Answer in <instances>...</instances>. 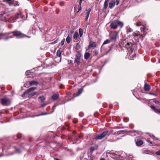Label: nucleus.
<instances>
[{
    "mask_svg": "<svg viewBox=\"0 0 160 160\" xmlns=\"http://www.w3.org/2000/svg\"><path fill=\"white\" fill-rule=\"evenodd\" d=\"M79 34L78 32H75L73 36V39L75 40L76 42L78 41V39L79 38Z\"/></svg>",
    "mask_w": 160,
    "mask_h": 160,
    "instance_id": "nucleus-9",
    "label": "nucleus"
},
{
    "mask_svg": "<svg viewBox=\"0 0 160 160\" xmlns=\"http://www.w3.org/2000/svg\"><path fill=\"white\" fill-rule=\"evenodd\" d=\"M64 41H65V40L64 39H63V40H62L61 42H60V44H61V45H63L64 44Z\"/></svg>",
    "mask_w": 160,
    "mask_h": 160,
    "instance_id": "nucleus-35",
    "label": "nucleus"
},
{
    "mask_svg": "<svg viewBox=\"0 0 160 160\" xmlns=\"http://www.w3.org/2000/svg\"><path fill=\"white\" fill-rule=\"evenodd\" d=\"M58 42V40L57 39L56 40H55L54 42H52V43H51V44H54L55 43H57Z\"/></svg>",
    "mask_w": 160,
    "mask_h": 160,
    "instance_id": "nucleus-34",
    "label": "nucleus"
},
{
    "mask_svg": "<svg viewBox=\"0 0 160 160\" xmlns=\"http://www.w3.org/2000/svg\"><path fill=\"white\" fill-rule=\"evenodd\" d=\"M95 54H98V52H97V51H95Z\"/></svg>",
    "mask_w": 160,
    "mask_h": 160,
    "instance_id": "nucleus-55",
    "label": "nucleus"
},
{
    "mask_svg": "<svg viewBox=\"0 0 160 160\" xmlns=\"http://www.w3.org/2000/svg\"><path fill=\"white\" fill-rule=\"evenodd\" d=\"M38 99H40L42 102H43L45 99V98L43 96H41L39 97Z\"/></svg>",
    "mask_w": 160,
    "mask_h": 160,
    "instance_id": "nucleus-18",
    "label": "nucleus"
},
{
    "mask_svg": "<svg viewBox=\"0 0 160 160\" xmlns=\"http://www.w3.org/2000/svg\"><path fill=\"white\" fill-rule=\"evenodd\" d=\"M12 38V37L11 36L8 37L6 38H4V39L5 40H8V39H9L10 38Z\"/></svg>",
    "mask_w": 160,
    "mask_h": 160,
    "instance_id": "nucleus-36",
    "label": "nucleus"
},
{
    "mask_svg": "<svg viewBox=\"0 0 160 160\" xmlns=\"http://www.w3.org/2000/svg\"><path fill=\"white\" fill-rule=\"evenodd\" d=\"M141 30H143V31H144L145 30V28L144 27H142L141 28Z\"/></svg>",
    "mask_w": 160,
    "mask_h": 160,
    "instance_id": "nucleus-45",
    "label": "nucleus"
},
{
    "mask_svg": "<svg viewBox=\"0 0 160 160\" xmlns=\"http://www.w3.org/2000/svg\"><path fill=\"white\" fill-rule=\"evenodd\" d=\"M56 54L57 56L59 57H60L61 56V51L59 49L57 50Z\"/></svg>",
    "mask_w": 160,
    "mask_h": 160,
    "instance_id": "nucleus-27",
    "label": "nucleus"
},
{
    "mask_svg": "<svg viewBox=\"0 0 160 160\" xmlns=\"http://www.w3.org/2000/svg\"><path fill=\"white\" fill-rule=\"evenodd\" d=\"M115 1H111L109 4V7L110 8H112L115 6Z\"/></svg>",
    "mask_w": 160,
    "mask_h": 160,
    "instance_id": "nucleus-10",
    "label": "nucleus"
},
{
    "mask_svg": "<svg viewBox=\"0 0 160 160\" xmlns=\"http://www.w3.org/2000/svg\"><path fill=\"white\" fill-rule=\"evenodd\" d=\"M71 37H70L69 35H68L66 38V41L68 44L70 42V40L71 38Z\"/></svg>",
    "mask_w": 160,
    "mask_h": 160,
    "instance_id": "nucleus-24",
    "label": "nucleus"
},
{
    "mask_svg": "<svg viewBox=\"0 0 160 160\" xmlns=\"http://www.w3.org/2000/svg\"><path fill=\"white\" fill-rule=\"evenodd\" d=\"M119 26L121 28L123 26V23L118 20H115L112 22L110 24V27L111 29H116L118 28V26Z\"/></svg>",
    "mask_w": 160,
    "mask_h": 160,
    "instance_id": "nucleus-1",
    "label": "nucleus"
},
{
    "mask_svg": "<svg viewBox=\"0 0 160 160\" xmlns=\"http://www.w3.org/2000/svg\"><path fill=\"white\" fill-rule=\"evenodd\" d=\"M0 88L2 90H3L4 89V86H1Z\"/></svg>",
    "mask_w": 160,
    "mask_h": 160,
    "instance_id": "nucleus-47",
    "label": "nucleus"
},
{
    "mask_svg": "<svg viewBox=\"0 0 160 160\" xmlns=\"http://www.w3.org/2000/svg\"><path fill=\"white\" fill-rule=\"evenodd\" d=\"M108 133V131H106L103 132L102 133L99 135H97L94 139L96 140H101L103 138L105 137L107 135Z\"/></svg>",
    "mask_w": 160,
    "mask_h": 160,
    "instance_id": "nucleus-4",
    "label": "nucleus"
},
{
    "mask_svg": "<svg viewBox=\"0 0 160 160\" xmlns=\"http://www.w3.org/2000/svg\"><path fill=\"white\" fill-rule=\"evenodd\" d=\"M133 30L129 26L127 27V32L128 33L131 32Z\"/></svg>",
    "mask_w": 160,
    "mask_h": 160,
    "instance_id": "nucleus-22",
    "label": "nucleus"
},
{
    "mask_svg": "<svg viewBox=\"0 0 160 160\" xmlns=\"http://www.w3.org/2000/svg\"><path fill=\"white\" fill-rule=\"evenodd\" d=\"M136 25L137 26H139V25L137 23L136 24Z\"/></svg>",
    "mask_w": 160,
    "mask_h": 160,
    "instance_id": "nucleus-60",
    "label": "nucleus"
},
{
    "mask_svg": "<svg viewBox=\"0 0 160 160\" xmlns=\"http://www.w3.org/2000/svg\"><path fill=\"white\" fill-rule=\"evenodd\" d=\"M6 1L9 5L12 4L11 1L12 0H6Z\"/></svg>",
    "mask_w": 160,
    "mask_h": 160,
    "instance_id": "nucleus-32",
    "label": "nucleus"
},
{
    "mask_svg": "<svg viewBox=\"0 0 160 160\" xmlns=\"http://www.w3.org/2000/svg\"><path fill=\"white\" fill-rule=\"evenodd\" d=\"M154 102L156 104H158L160 102L159 101H157V100H154Z\"/></svg>",
    "mask_w": 160,
    "mask_h": 160,
    "instance_id": "nucleus-41",
    "label": "nucleus"
},
{
    "mask_svg": "<svg viewBox=\"0 0 160 160\" xmlns=\"http://www.w3.org/2000/svg\"><path fill=\"white\" fill-rule=\"evenodd\" d=\"M87 12L86 13V16L85 18V20L86 21L88 19L89 15L90 14V12L91 11V9L90 8H88V9L86 10Z\"/></svg>",
    "mask_w": 160,
    "mask_h": 160,
    "instance_id": "nucleus-8",
    "label": "nucleus"
},
{
    "mask_svg": "<svg viewBox=\"0 0 160 160\" xmlns=\"http://www.w3.org/2000/svg\"><path fill=\"white\" fill-rule=\"evenodd\" d=\"M37 94V93L36 92H33L31 93H28L27 95H28V98H30L31 97Z\"/></svg>",
    "mask_w": 160,
    "mask_h": 160,
    "instance_id": "nucleus-16",
    "label": "nucleus"
},
{
    "mask_svg": "<svg viewBox=\"0 0 160 160\" xmlns=\"http://www.w3.org/2000/svg\"><path fill=\"white\" fill-rule=\"evenodd\" d=\"M149 94L152 95H154V94L153 93H149Z\"/></svg>",
    "mask_w": 160,
    "mask_h": 160,
    "instance_id": "nucleus-51",
    "label": "nucleus"
},
{
    "mask_svg": "<svg viewBox=\"0 0 160 160\" xmlns=\"http://www.w3.org/2000/svg\"><path fill=\"white\" fill-rule=\"evenodd\" d=\"M96 44L94 42H93L92 43H90L89 45L88 46V48L87 49H88L89 50V48H94L96 47Z\"/></svg>",
    "mask_w": 160,
    "mask_h": 160,
    "instance_id": "nucleus-11",
    "label": "nucleus"
},
{
    "mask_svg": "<svg viewBox=\"0 0 160 160\" xmlns=\"http://www.w3.org/2000/svg\"><path fill=\"white\" fill-rule=\"evenodd\" d=\"M59 96L58 94H54L52 96V99L53 100H56L58 98Z\"/></svg>",
    "mask_w": 160,
    "mask_h": 160,
    "instance_id": "nucleus-12",
    "label": "nucleus"
},
{
    "mask_svg": "<svg viewBox=\"0 0 160 160\" xmlns=\"http://www.w3.org/2000/svg\"><path fill=\"white\" fill-rule=\"evenodd\" d=\"M37 88L36 87H32L29 88L24 92L23 94L22 95V97H25L26 95H27L30 92L34 91Z\"/></svg>",
    "mask_w": 160,
    "mask_h": 160,
    "instance_id": "nucleus-5",
    "label": "nucleus"
},
{
    "mask_svg": "<svg viewBox=\"0 0 160 160\" xmlns=\"http://www.w3.org/2000/svg\"><path fill=\"white\" fill-rule=\"evenodd\" d=\"M47 114V113H42V114H41V115H45V114Z\"/></svg>",
    "mask_w": 160,
    "mask_h": 160,
    "instance_id": "nucleus-56",
    "label": "nucleus"
},
{
    "mask_svg": "<svg viewBox=\"0 0 160 160\" xmlns=\"http://www.w3.org/2000/svg\"><path fill=\"white\" fill-rule=\"evenodd\" d=\"M150 107L155 112L156 109L155 108V107L153 105H151Z\"/></svg>",
    "mask_w": 160,
    "mask_h": 160,
    "instance_id": "nucleus-31",
    "label": "nucleus"
},
{
    "mask_svg": "<svg viewBox=\"0 0 160 160\" xmlns=\"http://www.w3.org/2000/svg\"><path fill=\"white\" fill-rule=\"evenodd\" d=\"M116 140H117V139H114V138H113V137H112V138L108 139V141L111 142H115Z\"/></svg>",
    "mask_w": 160,
    "mask_h": 160,
    "instance_id": "nucleus-25",
    "label": "nucleus"
},
{
    "mask_svg": "<svg viewBox=\"0 0 160 160\" xmlns=\"http://www.w3.org/2000/svg\"><path fill=\"white\" fill-rule=\"evenodd\" d=\"M119 1L118 0H117V5L119 3Z\"/></svg>",
    "mask_w": 160,
    "mask_h": 160,
    "instance_id": "nucleus-52",
    "label": "nucleus"
},
{
    "mask_svg": "<svg viewBox=\"0 0 160 160\" xmlns=\"http://www.w3.org/2000/svg\"><path fill=\"white\" fill-rule=\"evenodd\" d=\"M88 50V49H87L84 55V58L86 60H87L90 56V54Z\"/></svg>",
    "mask_w": 160,
    "mask_h": 160,
    "instance_id": "nucleus-7",
    "label": "nucleus"
},
{
    "mask_svg": "<svg viewBox=\"0 0 160 160\" xmlns=\"http://www.w3.org/2000/svg\"><path fill=\"white\" fill-rule=\"evenodd\" d=\"M81 7H80V9H79L78 10H81Z\"/></svg>",
    "mask_w": 160,
    "mask_h": 160,
    "instance_id": "nucleus-62",
    "label": "nucleus"
},
{
    "mask_svg": "<svg viewBox=\"0 0 160 160\" xmlns=\"http://www.w3.org/2000/svg\"><path fill=\"white\" fill-rule=\"evenodd\" d=\"M47 104H48V103H45L42 104L41 105V107H45V106H46Z\"/></svg>",
    "mask_w": 160,
    "mask_h": 160,
    "instance_id": "nucleus-37",
    "label": "nucleus"
},
{
    "mask_svg": "<svg viewBox=\"0 0 160 160\" xmlns=\"http://www.w3.org/2000/svg\"><path fill=\"white\" fill-rule=\"evenodd\" d=\"M127 44L128 45H130V43H129V42H127Z\"/></svg>",
    "mask_w": 160,
    "mask_h": 160,
    "instance_id": "nucleus-59",
    "label": "nucleus"
},
{
    "mask_svg": "<svg viewBox=\"0 0 160 160\" xmlns=\"http://www.w3.org/2000/svg\"><path fill=\"white\" fill-rule=\"evenodd\" d=\"M40 115H38L37 116H39Z\"/></svg>",
    "mask_w": 160,
    "mask_h": 160,
    "instance_id": "nucleus-63",
    "label": "nucleus"
},
{
    "mask_svg": "<svg viewBox=\"0 0 160 160\" xmlns=\"http://www.w3.org/2000/svg\"><path fill=\"white\" fill-rule=\"evenodd\" d=\"M134 156H133V155L132 154H129V158H128L130 159V160H134L132 158H134Z\"/></svg>",
    "mask_w": 160,
    "mask_h": 160,
    "instance_id": "nucleus-29",
    "label": "nucleus"
},
{
    "mask_svg": "<svg viewBox=\"0 0 160 160\" xmlns=\"http://www.w3.org/2000/svg\"><path fill=\"white\" fill-rule=\"evenodd\" d=\"M148 142H149V143H150V144H152V142L151 141H150V140H148Z\"/></svg>",
    "mask_w": 160,
    "mask_h": 160,
    "instance_id": "nucleus-49",
    "label": "nucleus"
},
{
    "mask_svg": "<svg viewBox=\"0 0 160 160\" xmlns=\"http://www.w3.org/2000/svg\"><path fill=\"white\" fill-rule=\"evenodd\" d=\"M130 50H131L132 52H133V50H132V48H130Z\"/></svg>",
    "mask_w": 160,
    "mask_h": 160,
    "instance_id": "nucleus-57",
    "label": "nucleus"
},
{
    "mask_svg": "<svg viewBox=\"0 0 160 160\" xmlns=\"http://www.w3.org/2000/svg\"><path fill=\"white\" fill-rule=\"evenodd\" d=\"M29 84L30 86L37 85L38 83L37 81H32L29 82Z\"/></svg>",
    "mask_w": 160,
    "mask_h": 160,
    "instance_id": "nucleus-13",
    "label": "nucleus"
},
{
    "mask_svg": "<svg viewBox=\"0 0 160 160\" xmlns=\"http://www.w3.org/2000/svg\"><path fill=\"white\" fill-rule=\"evenodd\" d=\"M117 34H113L110 36V38L112 40H115L116 39Z\"/></svg>",
    "mask_w": 160,
    "mask_h": 160,
    "instance_id": "nucleus-21",
    "label": "nucleus"
},
{
    "mask_svg": "<svg viewBox=\"0 0 160 160\" xmlns=\"http://www.w3.org/2000/svg\"><path fill=\"white\" fill-rule=\"evenodd\" d=\"M149 136L153 140H158V138H157L155 137L154 135H149Z\"/></svg>",
    "mask_w": 160,
    "mask_h": 160,
    "instance_id": "nucleus-30",
    "label": "nucleus"
},
{
    "mask_svg": "<svg viewBox=\"0 0 160 160\" xmlns=\"http://www.w3.org/2000/svg\"><path fill=\"white\" fill-rule=\"evenodd\" d=\"M120 132H121V131H118V132L117 133V134L118 135V134H120Z\"/></svg>",
    "mask_w": 160,
    "mask_h": 160,
    "instance_id": "nucleus-48",
    "label": "nucleus"
},
{
    "mask_svg": "<svg viewBox=\"0 0 160 160\" xmlns=\"http://www.w3.org/2000/svg\"><path fill=\"white\" fill-rule=\"evenodd\" d=\"M100 160H105V159L104 158H102L100 159Z\"/></svg>",
    "mask_w": 160,
    "mask_h": 160,
    "instance_id": "nucleus-54",
    "label": "nucleus"
},
{
    "mask_svg": "<svg viewBox=\"0 0 160 160\" xmlns=\"http://www.w3.org/2000/svg\"><path fill=\"white\" fill-rule=\"evenodd\" d=\"M57 106V105H54L52 107V109H53V110L52 111V112H54L56 107Z\"/></svg>",
    "mask_w": 160,
    "mask_h": 160,
    "instance_id": "nucleus-33",
    "label": "nucleus"
},
{
    "mask_svg": "<svg viewBox=\"0 0 160 160\" xmlns=\"http://www.w3.org/2000/svg\"><path fill=\"white\" fill-rule=\"evenodd\" d=\"M83 91V89L82 88H80L79 89L78 91V93L77 95H76L77 96H78Z\"/></svg>",
    "mask_w": 160,
    "mask_h": 160,
    "instance_id": "nucleus-26",
    "label": "nucleus"
},
{
    "mask_svg": "<svg viewBox=\"0 0 160 160\" xmlns=\"http://www.w3.org/2000/svg\"><path fill=\"white\" fill-rule=\"evenodd\" d=\"M81 56L80 53H78L75 55V58L74 61V63L77 64V65H79L80 64V60L81 59Z\"/></svg>",
    "mask_w": 160,
    "mask_h": 160,
    "instance_id": "nucleus-6",
    "label": "nucleus"
},
{
    "mask_svg": "<svg viewBox=\"0 0 160 160\" xmlns=\"http://www.w3.org/2000/svg\"><path fill=\"white\" fill-rule=\"evenodd\" d=\"M94 148L93 147H91V148H90V150H93Z\"/></svg>",
    "mask_w": 160,
    "mask_h": 160,
    "instance_id": "nucleus-50",
    "label": "nucleus"
},
{
    "mask_svg": "<svg viewBox=\"0 0 160 160\" xmlns=\"http://www.w3.org/2000/svg\"><path fill=\"white\" fill-rule=\"evenodd\" d=\"M16 152L18 153H19L21 152L20 150L19 149H16Z\"/></svg>",
    "mask_w": 160,
    "mask_h": 160,
    "instance_id": "nucleus-42",
    "label": "nucleus"
},
{
    "mask_svg": "<svg viewBox=\"0 0 160 160\" xmlns=\"http://www.w3.org/2000/svg\"><path fill=\"white\" fill-rule=\"evenodd\" d=\"M68 140H71V138H68Z\"/></svg>",
    "mask_w": 160,
    "mask_h": 160,
    "instance_id": "nucleus-61",
    "label": "nucleus"
},
{
    "mask_svg": "<svg viewBox=\"0 0 160 160\" xmlns=\"http://www.w3.org/2000/svg\"><path fill=\"white\" fill-rule=\"evenodd\" d=\"M27 85V84L26 83H25L24 85V87H26V85Z\"/></svg>",
    "mask_w": 160,
    "mask_h": 160,
    "instance_id": "nucleus-53",
    "label": "nucleus"
},
{
    "mask_svg": "<svg viewBox=\"0 0 160 160\" xmlns=\"http://www.w3.org/2000/svg\"><path fill=\"white\" fill-rule=\"evenodd\" d=\"M155 112L160 113V109H156Z\"/></svg>",
    "mask_w": 160,
    "mask_h": 160,
    "instance_id": "nucleus-40",
    "label": "nucleus"
},
{
    "mask_svg": "<svg viewBox=\"0 0 160 160\" xmlns=\"http://www.w3.org/2000/svg\"><path fill=\"white\" fill-rule=\"evenodd\" d=\"M109 1V0H105L104 4V8L105 9L107 8L108 6V2Z\"/></svg>",
    "mask_w": 160,
    "mask_h": 160,
    "instance_id": "nucleus-17",
    "label": "nucleus"
},
{
    "mask_svg": "<svg viewBox=\"0 0 160 160\" xmlns=\"http://www.w3.org/2000/svg\"><path fill=\"white\" fill-rule=\"evenodd\" d=\"M12 33L13 35L18 38H22L25 37L30 38L27 36L22 33L20 31H15L12 32L9 34Z\"/></svg>",
    "mask_w": 160,
    "mask_h": 160,
    "instance_id": "nucleus-2",
    "label": "nucleus"
},
{
    "mask_svg": "<svg viewBox=\"0 0 160 160\" xmlns=\"http://www.w3.org/2000/svg\"><path fill=\"white\" fill-rule=\"evenodd\" d=\"M64 4V3L63 2H60L59 5L60 6H63Z\"/></svg>",
    "mask_w": 160,
    "mask_h": 160,
    "instance_id": "nucleus-38",
    "label": "nucleus"
},
{
    "mask_svg": "<svg viewBox=\"0 0 160 160\" xmlns=\"http://www.w3.org/2000/svg\"><path fill=\"white\" fill-rule=\"evenodd\" d=\"M107 154L108 155V154H111V155H112L111 156V157H114V156H116L117 155V154H115L114 153H112V152H107Z\"/></svg>",
    "mask_w": 160,
    "mask_h": 160,
    "instance_id": "nucleus-23",
    "label": "nucleus"
},
{
    "mask_svg": "<svg viewBox=\"0 0 160 160\" xmlns=\"http://www.w3.org/2000/svg\"><path fill=\"white\" fill-rule=\"evenodd\" d=\"M1 102L3 106H8L10 104L11 102L9 99L5 98L1 99Z\"/></svg>",
    "mask_w": 160,
    "mask_h": 160,
    "instance_id": "nucleus-3",
    "label": "nucleus"
},
{
    "mask_svg": "<svg viewBox=\"0 0 160 160\" xmlns=\"http://www.w3.org/2000/svg\"><path fill=\"white\" fill-rule=\"evenodd\" d=\"M74 29H72L70 30V34H72V33L74 32Z\"/></svg>",
    "mask_w": 160,
    "mask_h": 160,
    "instance_id": "nucleus-39",
    "label": "nucleus"
},
{
    "mask_svg": "<svg viewBox=\"0 0 160 160\" xmlns=\"http://www.w3.org/2000/svg\"><path fill=\"white\" fill-rule=\"evenodd\" d=\"M156 154L158 155H160V149L159 151L156 152Z\"/></svg>",
    "mask_w": 160,
    "mask_h": 160,
    "instance_id": "nucleus-43",
    "label": "nucleus"
},
{
    "mask_svg": "<svg viewBox=\"0 0 160 160\" xmlns=\"http://www.w3.org/2000/svg\"><path fill=\"white\" fill-rule=\"evenodd\" d=\"M143 141L141 140H138L136 143L137 146H140L143 144Z\"/></svg>",
    "mask_w": 160,
    "mask_h": 160,
    "instance_id": "nucleus-15",
    "label": "nucleus"
},
{
    "mask_svg": "<svg viewBox=\"0 0 160 160\" xmlns=\"http://www.w3.org/2000/svg\"><path fill=\"white\" fill-rule=\"evenodd\" d=\"M36 17V16L35 15L33 16V17L34 18H35Z\"/></svg>",
    "mask_w": 160,
    "mask_h": 160,
    "instance_id": "nucleus-58",
    "label": "nucleus"
},
{
    "mask_svg": "<svg viewBox=\"0 0 160 160\" xmlns=\"http://www.w3.org/2000/svg\"><path fill=\"white\" fill-rule=\"evenodd\" d=\"M4 34H2L0 35L1 36V38H0V39H2V38H3V36H4Z\"/></svg>",
    "mask_w": 160,
    "mask_h": 160,
    "instance_id": "nucleus-46",
    "label": "nucleus"
},
{
    "mask_svg": "<svg viewBox=\"0 0 160 160\" xmlns=\"http://www.w3.org/2000/svg\"><path fill=\"white\" fill-rule=\"evenodd\" d=\"M139 35H140V34L139 33H136L133 32V35L135 38H137Z\"/></svg>",
    "mask_w": 160,
    "mask_h": 160,
    "instance_id": "nucleus-28",
    "label": "nucleus"
},
{
    "mask_svg": "<svg viewBox=\"0 0 160 160\" xmlns=\"http://www.w3.org/2000/svg\"><path fill=\"white\" fill-rule=\"evenodd\" d=\"M144 88L145 90L146 91H148L150 89L149 85L146 83L145 84Z\"/></svg>",
    "mask_w": 160,
    "mask_h": 160,
    "instance_id": "nucleus-14",
    "label": "nucleus"
},
{
    "mask_svg": "<svg viewBox=\"0 0 160 160\" xmlns=\"http://www.w3.org/2000/svg\"><path fill=\"white\" fill-rule=\"evenodd\" d=\"M73 122L74 123H77L78 122V120L76 119L74 120H73Z\"/></svg>",
    "mask_w": 160,
    "mask_h": 160,
    "instance_id": "nucleus-44",
    "label": "nucleus"
},
{
    "mask_svg": "<svg viewBox=\"0 0 160 160\" xmlns=\"http://www.w3.org/2000/svg\"><path fill=\"white\" fill-rule=\"evenodd\" d=\"M110 42H111V40L109 39H107L106 40H105L103 42V45L101 47H102L103 46V45L109 43Z\"/></svg>",
    "mask_w": 160,
    "mask_h": 160,
    "instance_id": "nucleus-20",
    "label": "nucleus"
},
{
    "mask_svg": "<svg viewBox=\"0 0 160 160\" xmlns=\"http://www.w3.org/2000/svg\"><path fill=\"white\" fill-rule=\"evenodd\" d=\"M91 160H93V159H92Z\"/></svg>",
    "mask_w": 160,
    "mask_h": 160,
    "instance_id": "nucleus-64",
    "label": "nucleus"
},
{
    "mask_svg": "<svg viewBox=\"0 0 160 160\" xmlns=\"http://www.w3.org/2000/svg\"><path fill=\"white\" fill-rule=\"evenodd\" d=\"M79 31L80 36L81 37L82 36L83 30L82 28H80L79 29Z\"/></svg>",
    "mask_w": 160,
    "mask_h": 160,
    "instance_id": "nucleus-19",
    "label": "nucleus"
}]
</instances>
